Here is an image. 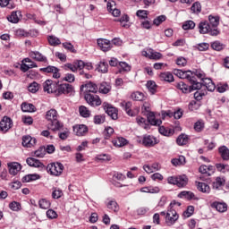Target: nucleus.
Wrapping results in <instances>:
<instances>
[{
	"instance_id": "9b49d317",
	"label": "nucleus",
	"mask_w": 229,
	"mask_h": 229,
	"mask_svg": "<svg viewBox=\"0 0 229 229\" xmlns=\"http://www.w3.org/2000/svg\"><path fill=\"white\" fill-rule=\"evenodd\" d=\"M142 144L145 146V148H153V146H157V144H158V141L155 136L144 135L142 139Z\"/></svg>"
},
{
	"instance_id": "ddd939ff",
	"label": "nucleus",
	"mask_w": 229,
	"mask_h": 229,
	"mask_svg": "<svg viewBox=\"0 0 229 229\" xmlns=\"http://www.w3.org/2000/svg\"><path fill=\"white\" fill-rule=\"evenodd\" d=\"M22 19V13L21 11H13L11 15L7 16V21L12 24L19 23V21Z\"/></svg>"
},
{
	"instance_id": "9d476101",
	"label": "nucleus",
	"mask_w": 229,
	"mask_h": 229,
	"mask_svg": "<svg viewBox=\"0 0 229 229\" xmlns=\"http://www.w3.org/2000/svg\"><path fill=\"white\" fill-rule=\"evenodd\" d=\"M13 125V123L12 122V118L4 116L0 122V131H4V133H6V131H8V130H10Z\"/></svg>"
},
{
	"instance_id": "a19ab883",
	"label": "nucleus",
	"mask_w": 229,
	"mask_h": 229,
	"mask_svg": "<svg viewBox=\"0 0 229 229\" xmlns=\"http://www.w3.org/2000/svg\"><path fill=\"white\" fill-rule=\"evenodd\" d=\"M79 112H80L81 117H85V118L90 117V111L85 106H81L79 107Z\"/></svg>"
},
{
	"instance_id": "6e6d98bb",
	"label": "nucleus",
	"mask_w": 229,
	"mask_h": 229,
	"mask_svg": "<svg viewBox=\"0 0 229 229\" xmlns=\"http://www.w3.org/2000/svg\"><path fill=\"white\" fill-rule=\"evenodd\" d=\"M165 19H167V17H165V15H160V16L157 17L156 19H154L153 24H155L156 26H160L162 24V22H165Z\"/></svg>"
},
{
	"instance_id": "393cba45",
	"label": "nucleus",
	"mask_w": 229,
	"mask_h": 229,
	"mask_svg": "<svg viewBox=\"0 0 229 229\" xmlns=\"http://www.w3.org/2000/svg\"><path fill=\"white\" fill-rule=\"evenodd\" d=\"M209 26L212 30H218L217 26H219V16H208Z\"/></svg>"
},
{
	"instance_id": "3c124183",
	"label": "nucleus",
	"mask_w": 229,
	"mask_h": 229,
	"mask_svg": "<svg viewBox=\"0 0 229 229\" xmlns=\"http://www.w3.org/2000/svg\"><path fill=\"white\" fill-rule=\"evenodd\" d=\"M48 43L50 46H60V38L55 37V36H49L48 37Z\"/></svg>"
},
{
	"instance_id": "cd10ccee",
	"label": "nucleus",
	"mask_w": 229,
	"mask_h": 229,
	"mask_svg": "<svg viewBox=\"0 0 229 229\" xmlns=\"http://www.w3.org/2000/svg\"><path fill=\"white\" fill-rule=\"evenodd\" d=\"M112 143L116 148H123V146H126V144H128V140L123 137H118L116 140H114Z\"/></svg>"
},
{
	"instance_id": "37998d69",
	"label": "nucleus",
	"mask_w": 229,
	"mask_h": 229,
	"mask_svg": "<svg viewBox=\"0 0 229 229\" xmlns=\"http://www.w3.org/2000/svg\"><path fill=\"white\" fill-rule=\"evenodd\" d=\"M107 208L109 210H114V212H119V204H117V201L115 200H110L107 205Z\"/></svg>"
},
{
	"instance_id": "864d4df0",
	"label": "nucleus",
	"mask_w": 229,
	"mask_h": 229,
	"mask_svg": "<svg viewBox=\"0 0 229 229\" xmlns=\"http://www.w3.org/2000/svg\"><path fill=\"white\" fill-rule=\"evenodd\" d=\"M148 58L151 60H160L162 58V54L149 50Z\"/></svg>"
},
{
	"instance_id": "f8f14e48",
	"label": "nucleus",
	"mask_w": 229,
	"mask_h": 229,
	"mask_svg": "<svg viewBox=\"0 0 229 229\" xmlns=\"http://www.w3.org/2000/svg\"><path fill=\"white\" fill-rule=\"evenodd\" d=\"M104 110L113 119L114 121L117 120V108L112 106V105L108 103H104L103 104Z\"/></svg>"
},
{
	"instance_id": "a878e982",
	"label": "nucleus",
	"mask_w": 229,
	"mask_h": 229,
	"mask_svg": "<svg viewBox=\"0 0 229 229\" xmlns=\"http://www.w3.org/2000/svg\"><path fill=\"white\" fill-rule=\"evenodd\" d=\"M187 183H189V178H187V175L177 176V187H187Z\"/></svg>"
},
{
	"instance_id": "72a5a7b5",
	"label": "nucleus",
	"mask_w": 229,
	"mask_h": 229,
	"mask_svg": "<svg viewBox=\"0 0 229 229\" xmlns=\"http://www.w3.org/2000/svg\"><path fill=\"white\" fill-rule=\"evenodd\" d=\"M21 110L22 112H35V110H37V108L35 107V106H33V104H30V103H26L23 102L21 104Z\"/></svg>"
},
{
	"instance_id": "79ce46f5",
	"label": "nucleus",
	"mask_w": 229,
	"mask_h": 229,
	"mask_svg": "<svg viewBox=\"0 0 229 229\" xmlns=\"http://www.w3.org/2000/svg\"><path fill=\"white\" fill-rule=\"evenodd\" d=\"M38 206L40 208H43V210H47V208L51 207V202L46 199H42L38 201Z\"/></svg>"
},
{
	"instance_id": "f257e3e1",
	"label": "nucleus",
	"mask_w": 229,
	"mask_h": 229,
	"mask_svg": "<svg viewBox=\"0 0 229 229\" xmlns=\"http://www.w3.org/2000/svg\"><path fill=\"white\" fill-rule=\"evenodd\" d=\"M175 75L181 80H188L191 83V86L183 81L177 83L176 88L182 90V94H191L192 90H200L201 83L196 81V77H194V73L191 71L175 70Z\"/></svg>"
},
{
	"instance_id": "4468645a",
	"label": "nucleus",
	"mask_w": 229,
	"mask_h": 229,
	"mask_svg": "<svg viewBox=\"0 0 229 229\" xmlns=\"http://www.w3.org/2000/svg\"><path fill=\"white\" fill-rule=\"evenodd\" d=\"M21 144L24 148H32V146H35V144H37V139L32 138L30 135H25L22 137Z\"/></svg>"
},
{
	"instance_id": "c85d7f7f",
	"label": "nucleus",
	"mask_w": 229,
	"mask_h": 229,
	"mask_svg": "<svg viewBox=\"0 0 229 229\" xmlns=\"http://www.w3.org/2000/svg\"><path fill=\"white\" fill-rule=\"evenodd\" d=\"M187 142H189V136H187V134L182 133L176 139V143L178 144V146H185Z\"/></svg>"
},
{
	"instance_id": "bb28decb",
	"label": "nucleus",
	"mask_w": 229,
	"mask_h": 229,
	"mask_svg": "<svg viewBox=\"0 0 229 229\" xmlns=\"http://www.w3.org/2000/svg\"><path fill=\"white\" fill-rule=\"evenodd\" d=\"M218 153L224 160H229V148L226 146H222L218 148Z\"/></svg>"
},
{
	"instance_id": "4c0bfd02",
	"label": "nucleus",
	"mask_w": 229,
	"mask_h": 229,
	"mask_svg": "<svg viewBox=\"0 0 229 229\" xmlns=\"http://www.w3.org/2000/svg\"><path fill=\"white\" fill-rule=\"evenodd\" d=\"M185 157L183 156H179L178 158L172 159L173 165L178 166V165H185Z\"/></svg>"
},
{
	"instance_id": "09e8293b",
	"label": "nucleus",
	"mask_w": 229,
	"mask_h": 229,
	"mask_svg": "<svg viewBox=\"0 0 229 229\" xmlns=\"http://www.w3.org/2000/svg\"><path fill=\"white\" fill-rule=\"evenodd\" d=\"M194 28H196V23L191 20L186 21L183 24H182V30H194Z\"/></svg>"
},
{
	"instance_id": "aec40b11",
	"label": "nucleus",
	"mask_w": 229,
	"mask_h": 229,
	"mask_svg": "<svg viewBox=\"0 0 229 229\" xmlns=\"http://www.w3.org/2000/svg\"><path fill=\"white\" fill-rule=\"evenodd\" d=\"M26 163L28 164V165H30V167H41L44 168L46 167L44 165V164H42V162H40V160L36 159L34 157H28L26 160Z\"/></svg>"
},
{
	"instance_id": "49530a36",
	"label": "nucleus",
	"mask_w": 229,
	"mask_h": 229,
	"mask_svg": "<svg viewBox=\"0 0 229 229\" xmlns=\"http://www.w3.org/2000/svg\"><path fill=\"white\" fill-rule=\"evenodd\" d=\"M211 47L214 51H223V49H225V45L220 41H215L211 43Z\"/></svg>"
},
{
	"instance_id": "b1692460",
	"label": "nucleus",
	"mask_w": 229,
	"mask_h": 229,
	"mask_svg": "<svg viewBox=\"0 0 229 229\" xmlns=\"http://www.w3.org/2000/svg\"><path fill=\"white\" fill-rule=\"evenodd\" d=\"M159 78L161 81H167L168 83H172V81H174V76H173V73L169 72L160 73Z\"/></svg>"
},
{
	"instance_id": "e433bc0d",
	"label": "nucleus",
	"mask_w": 229,
	"mask_h": 229,
	"mask_svg": "<svg viewBox=\"0 0 229 229\" xmlns=\"http://www.w3.org/2000/svg\"><path fill=\"white\" fill-rule=\"evenodd\" d=\"M158 131L161 135L165 137H172L174 131H171V128H165L164 126H160Z\"/></svg>"
},
{
	"instance_id": "412c9836",
	"label": "nucleus",
	"mask_w": 229,
	"mask_h": 229,
	"mask_svg": "<svg viewBox=\"0 0 229 229\" xmlns=\"http://www.w3.org/2000/svg\"><path fill=\"white\" fill-rule=\"evenodd\" d=\"M8 167L10 174H13V176L22 169V166L19 163H9Z\"/></svg>"
},
{
	"instance_id": "20e7f679",
	"label": "nucleus",
	"mask_w": 229,
	"mask_h": 229,
	"mask_svg": "<svg viewBox=\"0 0 229 229\" xmlns=\"http://www.w3.org/2000/svg\"><path fill=\"white\" fill-rule=\"evenodd\" d=\"M47 173H50L52 176H60L64 173V165L62 163H51L47 166Z\"/></svg>"
},
{
	"instance_id": "ea45409f",
	"label": "nucleus",
	"mask_w": 229,
	"mask_h": 229,
	"mask_svg": "<svg viewBox=\"0 0 229 229\" xmlns=\"http://www.w3.org/2000/svg\"><path fill=\"white\" fill-rule=\"evenodd\" d=\"M147 89L150 94H155L157 92V83L154 81H148L147 82Z\"/></svg>"
},
{
	"instance_id": "7ed1b4c3",
	"label": "nucleus",
	"mask_w": 229,
	"mask_h": 229,
	"mask_svg": "<svg viewBox=\"0 0 229 229\" xmlns=\"http://www.w3.org/2000/svg\"><path fill=\"white\" fill-rule=\"evenodd\" d=\"M199 33L202 35L208 33V35H211V37H217V35L220 33L219 30H212V27H210V24L207 21H200L199 23Z\"/></svg>"
},
{
	"instance_id": "e2e57ef3",
	"label": "nucleus",
	"mask_w": 229,
	"mask_h": 229,
	"mask_svg": "<svg viewBox=\"0 0 229 229\" xmlns=\"http://www.w3.org/2000/svg\"><path fill=\"white\" fill-rule=\"evenodd\" d=\"M199 51H207L208 47H210V45L208 43H199L195 47Z\"/></svg>"
},
{
	"instance_id": "c9c22d12",
	"label": "nucleus",
	"mask_w": 229,
	"mask_h": 229,
	"mask_svg": "<svg viewBox=\"0 0 229 229\" xmlns=\"http://www.w3.org/2000/svg\"><path fill=\"white\" fill-rule=\"evenodd\" d=\"M194 193L192 191H183L178 194V198H184V199H194Z\"/></svg>"
},
{
	"instance_id": "4d7b16f0",
	"label": "nucleus",
	"mask_w": 229,
	"mask_h": 229,
	"mask_svg": "<svg viewBox=\"0 0 229 229\" xmlns=\"http://www.w3.org/2000/svg\"><path fill=\"white\" fill-rule=\"evenodd\" d=\"M95 124H103L105 123V114H97L94 116Z\"/></svg>"
},
{
	"instance_id": "6e6552de",
	"label": "nucleus",
	"mask_w": 229,
	"mask_h": 229,
	"mask_svg": "<svg viewBox=\"0 0 229 229\" xmlns=\"http://www.w3.org/2000/svg\"><path fill=\"white\" fill-rule=\"evenodd\" d=\"M74 88L69 83L58 84L57 86V97L62 96V94H72Z\"/></svg>"
},
{
	"instance_id": "1a4fd4ad",
	"label": "nucleus",
	"mask_w": 229,
	"mask_h": 229,
	"mask_svg": "<svg viewBox=\"0 0 229 229\" xmlns=\"http://www.w3.org/2000/svg\"><path fill=\"white\" fill-rule=\"evenodd\" d=\"M178 217H180V216H178V213L176 212V210L174 209L168 210L165 216V221L168 226H171V225H174V223L178 221Z\"/></svg>"
},
{
	"instance_id": "5fc2aeb1",
	"label": "nucleus",
	"mask_w": 229,
	"mask_h": 229,
	"mask_svg": "<svg viewBox=\"0 0 229 229\" xmlns=\"http://www.w3.org/2000/svg\"><path fill=\"white\" fill-rule=\"evenodd\" d=\"M62 196H64V191H62V190L60 189H55L52 192V198L54 199H60V198H62Z\"/></svg>"
},
{
	"instance_id": "473e14b6",
	"label": "nucleus",
	"mask_w": 229,
	"mask_h": 229,
	"mask_svg": "<svg viewBox=\"0 0 229 229\" xmlns=\"http://www.w3.org/2000/svg\"><path fill=\"white\" fill-rule=\"evenodd\" d=\"M97 69L98 72H102V74L108 72V63L100 61Z\"/></svg>"
},
{
	"instance_id": "a18cd8bd",
	"label": "nucleus",
	"mask_w": 229,
	"mask_h": 229,
	"mask_svg": "<svg viewBox=\"0 0 229 229\" xmlns=\"http://www.w3.org/2000/svg\"><path fill=\"white\" fill-rule=\"evenodd\" d=\"M198 191L200 192H210V186L205 182H199L198 183Z\"/></svg>"
},
{
	"instance_id": "423d86ee",
	"label": "nucleus",
	"mask_w": 229,
	"mask_h": 229,
	"mask_svg": "<svg viewBox=\"0 0 229 229\" xmlns=\"http://www.w3.org/2000/svg\"><path fill=\"white\" fill-rule=\"evenodd\" d=\"M84 99L89 106H100L101 105V98H99V96L96 95V93L85 94Z\"/></svg>"
},
{
	"instance_id": "c756f323",
	"label": "nucleus",
	"mask_w": 229,
	"mask_h": 229,
	"mask_svg": "<svg viewBox=\"0 0 229 229\" xmlns=\"http://www.w3.org/2000/svg\"><path fill=\"white\" fill-rule=\"evenodd\" d=\"M121 106L125 110L126 114H128L131 117H133L135 114L131 111V102H122Z\"/></svg>"
},
{
	"instance_id": "de8ad7c7",
	"label": "nucleus",
	"mask_w": 229,
	"mask_h": 229,
	"mask_svg": "<svg viewBox=\"0 0 229 229\" xmlns=\"http://www.w3.org/2000/svg\"><path fill=\"white\" fill-rule=\"evenodd\" d=\"M205 96H207V89H201L194 93V99H196V101H201Z\"/></svg>"
},
{
	"instance_id": "774afa93",
	"label": "nucleus",
	"mask_w": 229,
	"mask_h": 229,
	"mask_svg": "<svg viewBox=\"0 0 229 229\" xmlns=\"http://www.w3.org/2000/svg\"><path fill=\"white\" fill-rule=\"evenodd\" d=\"M176 64L179 65V67H185V65H187V59L184 57H178L176 60Z\"/></svg>"
},
{
	"instance_id": "13d9d810",
	"label": "nucleus",
	"mask_w": 229,
	"mask_h": 229,
	"mask_svg": "<svg viewBox=\"0 0 229 229\" xmlns=\"http://www.w3.org/2000/svg\"><path fill=\"white\" fill-rule=\"evenodd\" d=\"M192 214H194V206H188L182 216H184L185 217H191Z\"/></svg>"
},
{
	"instance_id": "2f4dec72",
	"label": "nucleus",
	"mask_w": 229,
	"mask_h": 229,
	"mask_svg": "<svg viewBox=\"0 0 229 229\" xmlns=\"http://www.w3.org/2000/svg\"><path fill=\"white\" fill-rule=\"evenodd\" d=\"M38 178H40V177L37 174H27V175L22 177L21 182L23 183H28L30 182H35V180H38Z\"/></svg>"
},
{
	"instance_id": "bf43d9fd",
	"label": "nucleus",
	"mask_w": 229,
	"mask_h": 229,
	"mask_svg": "<svg viewBox=\"0 0 229 229\" xmlns=\"http://www.w3.org/2000/svg\"><path fill=\"white\" fill-rule=\"evenodd\" d=\"M63 47H64V49H67V51H70V53H76L74 46L69 42L63 43Z\"/></svg>"
},
{
	"instance_id": "338daca9",
	"label": "nucleus",
	"mask_w": 229,
	"mask_h": 229,
	"mask_svg": "<svg viewBox=\"0 0 229 229\" xmlns=\"http://www.w3.org/2000/svg\"><path fill=\"white\" fill-rule=\"evenodd\" d=\"M112 135H114V128L112 127H107L106 128V131H105V140H108L110 137H112Z\"/></svg>"
},
{
	"instance_id": "f3484780",
	"label": "nucleus",
	"mask_w": 229,
	"mask_h": 229,
	"mask_svg": "<svg viewBox=\"0 0 229 229\" xmlns=\"http://www.w3.org/2000/svg\"><path fill=\"white\" fill-rule=\"evenodd\" d=\"M73 131L78 137H83L89 131V128L85 124L74 125Z\"/></svg>"
},
{
	"instance_id": "f704fd0d",
	"label": "nucleus",
	"mask_w": 229,
	"mask_h": 229,
	"mask_svg": "<svg viewBox=\"0 0 229 229\" xmlns=\"http://www.w3.org/2000/svg\"><path fill=\"white\" fill-rule=\"evenodd\" d=\"M131 99L133 101H144L146 99V97L144 96V93L140 91H135L131 95Z\"/></svg>"
},
{
	"instance_id": "052dcab7",
	"label": "nucleus",
	"mask_w": 229,
	"mask_h": 229,
	"mask_svg": "<svg viewBox=\"0 0 229 229\" xmlns=\"http://www.w3.org/2000/svg\"><path fill=\"white\" fill-rule=\"evenodd\" d=\"M55 66H47L46 68H40L39 71L40 72H45V74H51V72H53L54 71H55Z\"/></svg>"
},
{
	"instance_id": "58836bf2",
	"label": "nucleus",
	"mask_w": 229,
	"mask_h": 229,
	"mask_svg": "<svg viewBox=\"0 0 229 229\" xmlns=\"http://www.w3.org/2000/svg\"><path fill=\"white\" fill-rule=\"evenodd\" d=\"M191 11L192 13H196L197 15L201 13V4L199 2L193 3L191 7Z\"/></svg>"
},
{
	"instance_id": "2eb2a0df",
	"label": "nucleus",
	"mask_w": 229,
	"mask_h": 229,
	"mask_svg": "<svg viewBox=\"0 0 229 229\" xmlns=\"http://www.w3.org/2000/svg\"><path fill=\"white\" fill-rule=\"evenodd\" d=\"M147 121L151 124V126H160L162 124V120L155 118V113H147Z\"/></svg>"
},
{
	"instance_id": "0e129e2a",
	"label": "nucleus",
	"mask_w": 229,
	"mask_h": 229,
	"mask_svg": "<svg viewBox=\"0 0 229 229\" xmlns=\"http://www.w3.org/2000/svg\"><path fill=\"white\" fill-rule=\"evenodd\" d=\"M38 90V83H37L36 81L32 82L29 86V92L35 94V92H37Z\"/></svg>"
},
{
	"instance_id": "c03bdc74",
	"label": "nucleus",
	"mask_w": 229,
	"mask_h": 229,
	"mask_svg": "<svg viewBox=\"0 0 229 229\" xmlns=\"http://www.w3.org/2000/svg\"><path fill=\"white\" fill-rule=\"evenodd\" d=\"M216 168L219 173H228L229 171V165H225V164H221V163H217L216 164Z\"/></svg>"
},
{
	"instance_id": "0eeeda50",
	"label": "nucleus",
	"mask_w": 229,
	"mask_h": 229,
	"mask_svg": "<svg viewBox=\"0 0 229 229\" xmlns=\"http://www.w3.org/2000/svg\"><path fill=\"white\" fill-rule=\"evenodd\" d=\"M44 92H47V94H55L57 95L58 92V83H53V81H46L43 83Z\"/></svg>"
},
{
	"instance_id": "a211bd4d",
	"label": "nucleus",
	"mask_w": 229,
	"mask_h": 229,
	"mask_svg": "<svg viewBox=\"0 0 229 229\" xmlns=\"http://www.w3.org/2000/svg\"><path fill=\"white\" fill-rule=\"evenodd\" d=\"M202 87H205V89H207L208 90V92H214V90H216V84L214 83V81H212L211 79L208 78H205L203 80V82H199Z\"/></svg>"
},
{
	"instance_id": "39448f33",
	"label": "nucleus",
	"mask_w": 229,
	"mask_h": 229,
	"mask_svg": "<svg viewBox=\"0 0 229 229\" xmlns=\"http://www.w3.org/2000/svg\"><path fill=\"white\" fill-rule=\"evenodd\" d=\"M98 85L92 81H88L81 86V91L85 94H98Z\"/></svg>"
},
{
	"instance_id": "8fccbe9b",
	"label": "nucleus",
	"mask_w": 229,
	"mask_h": 229,
	"mask_svg": "<svg viewBox=\"0 0 229 229\" xmlns=\"http://www.w3.org/2000/svg\"><path fill=\"white\" fill-rule=\"evenodd\" d=\"M9 208H11L13 212H19V210H21V203L17 201H13L9 204Z\"/></svg>"
},
{
	"instance_id": "680f3d73",
	"label": "nucleus",
	"mask_w": 229,
	"mask_h": 229,
	"mask_svg": "<svg viewBox=\"0 0 229 229\" xmlns=\"http://www.w3.org/2000/svg\"><path fill=\"white\" fill-rule=\"evenodd\" d=\"M47 217H48V219H56L58 217V214H56V211L53 209H48L47 211Z\"/></svg>"
},
{
	"instance_id": "f03ea898",
	"label": "nucleus",
	"mask_w": 229,
	"mask_h": 229,
	"mask_svg": "<svg viewBox=\"0 0 229 229\" xmlns=\"http://www.w3.org/2000/svg\"><path fill=\"white\" fill-rule=\"evenodd\" d=\"M46 119H47L50 123H48V128L53 131H56L58 130H62L64 128V124L58 122V112L56 109H50L47 112Z\"/></svg>"
},
{
	"instance_id": "dca6fc26",
	"label": "nucleus",
	"mask_w": 229,
	"mask_h": 229,
	"mask_svg": "<svg viewBox=\"0 0 229 229\" xmlns=\"http://www.w3.org/2000/svg\"><path fill=\"white\" fill-rule=\"evenodd\" d=\"M211 208H216L217 212L223 213L228 210V205L225 202L215 201L211 204Z\"/></svg>"
},
{
	"instance_id": "69168bd1",
	"label": "nucleus",
	"mask_w": 229,
	"mask_h": 229,
	"mask_svg": "<svg viewBox=\"0 0 229 229\" xmlns=\"http://www.w3.org/2000/svg\"><path fill=\"white\" fill-rule=\"evenodd\" d=\"M136 15L140 19H148V11H146V10H139V11H137Z\"/></svg>"
},
{
	"instance_id": "4be33fe9",
	"label": "nucleus",
	"mask_w": 229,
	"mask_h": 229,
	"mask_svg": "<svg viewBox=\"0 0 229 229\" xmlns=\"http://www.w3.org/2000/svg\"><path fill=\"white\" fill-rule=\"evenodd\" d=\"M98 45L101 48L102 51L105 53L106 51H110L111 46H110V40L107 39H98Z\"/></svg>"
},
{
	"instance_id": "7c9ffc66",
	"label": "nucleus",
	"mask_w": 229,
	"mask_h": 229,
	"mask_svg": "<svg viewBox=\"0 0 229 229\" xmlns=\"http://www.w3.org/2000/svg\"><path fill=\"white\" fill-rule=\"evenodd\" d=\"M98 90L101 94H108V92L112 90V86H110L108 82H102L99 86Z\"/></svg>"
},
{
	"instance_id": "6ab92c4d",
	"label": "nucleus",
	"mask_w": 229,
	"mask_h": 229,
	"mask_svg": "<svg viewBox=\"0 0 229 229\" xmlns=\"http://www.w3.org/2000/svg\"><path fill=\"white\" fill-rule=\"evenodd\" d=\"M225 183H226V179L225 177L218 176L212 182V187H213V189L217 191V190L221 189V187H225Z\"/></svg>"
},
{
	"instance_id": "5701e85b",
	"label": "nucleus",
	"mask_w": 229,
	"mask_h": 229,
	"mask_svg": "<svg viewBox=\"0 0 229 229\" xmlns=\"http://www.w3.org/2000/svg\"><path fill=\"white\" fill-rule=\"evenodd\" d=\"M30 58L36 60L37 62H47V57L44 56L40 52H30Z\"/></svg>"
},
{
	"instance_id": "603ef678",
	"label": "nucleus",
	"mask_w": 229,
	"mask_h": 229,
	"mask_svg": "<svg viewBox=\"0 0 229 229\" xmlns=\"http://www.w3.org/2000/svg\"><path fill=\"white\" fill-rule=\"evenodd\" d=\"M34 155L38 158H43V157H46V147H40L38 150L34 152Z\"/></svg>"
}]
</instances>
